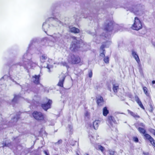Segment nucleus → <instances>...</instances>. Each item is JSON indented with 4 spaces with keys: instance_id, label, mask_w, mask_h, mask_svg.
I'll return each mask as SVG.
<instances>
[{
    "instance_id": "f257e3e1",
    "label": "nucleus",
    "mask_w": 155,
    "mask_h": 155,
    "mask_svg": "<svg viewBox=\"0 0 155 155\" xmlns=\"http://www.w3.org/2000/svg\"><path fill=\"white\" fill-rule=\"evenodd\" d=\"M89 6L87 3L81 4V6L82 9L81 12L77 14L76 16L87 18L91 17V18L97 17L98 14L103 13L106 9L108 8H116V2L113 0H105L104 2L101 1L97 3L96 6L94 9H89L86 7Z\"/></svg>"
},
{
    "instance_id": "f03ea898",
    "label": "nucleus",
    "mask_w": 155,
    "mask_h": 155,
    "mask_svg": "<svg viewBox=\"0 0 155 155\" xmlns=\"http://www.w3.org/2000/svg\"><path fill=\"white\" fill-rule=\"evenodd\" d=\"M33 50L27 48L26 52L24 54L22 57V60L20 62L15 63V60L16 57V56L11 57L10 61H8L6 65L10 66V68H17L18 66H23L24 68L28 70L32 66L33 63L31 61L32 55Z\"/></svg>"
},
{
    "instance_id": "7ed1b4c3",
    "label": "nucleus",
    "mask_w": 155,
    "mask_h": 155,
    "mask_svg": "<svg viewBox=\"0 0 155 155\" xmlns=\"http://www.w3.org/2000/svg\"><path fill=\"white\" fill-rule=\"evenodd\" d=\"M116 27H118V26L117 25H115L114 21H107L104 23V30L106 32L105 33H103L102 34V36L104 37V39H110L113 30H114V32L118 31L119 29L118 28L117 31L116 30Z\"/></svg>"
},
{
    "instance_id": "20e7f679",
    "label": "nucleus",
    "mask_w": 155,
    "mask_h": 155,
    "mask_svg": "<svg viewBox=\"0 0 155 155\" xmlns=\"http://www.w3.org/2000/svg\"><path fill=\"white\" fill-rule=\"evenodd\" d=\"M21 113L20 111L17 112L16 115L9 121L6 119L1 117L2 120L0 123V130L6 128L8 126H12L15 124L20 119Z\"/></svg>"
},
{
    "instance_id": "39448f33",
    "label": "nucleus",
    "mask_w": 155,
    "mask_h": 155,
    "mask_svg": "<svg viewBox=\"0 0 155 155\" xmlns=\"http://www.w3.org/2000/svg\"><path fill=\"white\" fill-rule=\"evenodd\" d=\"M133 7H128L127 8V10H129L137 15H141L144 12V6L141 4H137Z\"/></svg>"
},
{
    "instance_id": "423d86ee",
    "label": "nucleus",
    "mask_w": 155,
    "mask_h": 155,
    "mask_svg": "<svg viewBox=\"0 0 155 155\" xmlns=\"http://www.w3.org/2000/svg\"><path fill=\"white\" fill-rule=\"evenodd\" d=\"M74 39L72 41L70 48V50L72 52L78 51L81 46L84 45L83 42L81 39L74 37Z\"/></svg>"
},
{
    "instance_id": "0eeeda50",
    "label": "nucleus",
    "mask_w": 155,
    "mask_h": 155,
    "mask_svg": "<svg viewBox=\"0 0 155 155\" xmlns=\"http://www.w3.org/2000/svg\"><path fill=\"white\" fill-rule=\"evenodd\" d=\"M51 10L52 12V15L55 17H51L48 18L47 19L45 22L43 23V28L44 26H45V24H47L48 21L51 22L54 20L59 22L60 24H63V23L56 18V17H60V15L59 12H56V9L55 7L54 6H52L51 8Z\"/></svg>"
},
{
    "instance_id": "6e6552de",
    "label": "nucleus",
    "mask_w": 155,
    "mask_h": 155,
    "mask_svg": "<svg viewBox=\"0 0 155 155\" xmlns=\"http://www.w3.org/2000/svg\"><path fill=\"white\" fill-rule=\"evenodd\" d=\"M32 115L34 118L38 121H44V123L46 122L45 120L44 114L40 112L35 111L32 113Z\"/></svg>"
},
{
    "instance_id": "1a4fd4ad",
    "label": "nucleus",
    "mask_w": 155,
    "mask_h": 155,
    "mask_svg": "<svg viewBox=\"0 0 155 155\" xmlns=\"http://www.w3.org/2000/svg\"><path fill=\"white\" fill-rule=\"evenodd\" d=\"M143 27L141 21L137 17H135L134 22L132 26V28L136 30H139Z\"/></svg>"
},
{
    "instance_id": "9d476101",
    "label": "nucleus",
    "mask_w": 155,
    "mask_h": 155,
    "mask_svg": "<svg viewBox=\"0 0 155 155\" xmlns=\"http://www.w3.org/2000/svg\"><path fill=\"white\" fill-rule=\"evenodd\" d=\"M80 58L78 56L72 54L70 56L69 61L72 64H76L79 63L81 61Z\"/></svg>"
},
{
    "instance_id": "9b49d317",
    "label": "nucleus",
    "mask_w": 155,
    "mask_h": 155,
    "mask_svg": "<svg viewBox=\"0 0 155 155\" xmlns=\"http://www.w3.org/2000/svg\"><path fill=\"white\" fill-rule=\"evenodd\" d=\"M52 103V100L49 99L47 102L41 104V106L45 111H47L48 109L51 108Z\"/></svg>"
},
{
    "instance_id": "f8f14e48",
    "label": "nucleus",
    "mask_w": 155,
    "mask_h": 155,
    "mask_svg": "<svg viewBox=\"0 0 155 155\" xmlns=\"http://www.w3.org/2000/svg\"><path fill=\"white\" fill-rule=\"evenodd\" d=\"M51 36L54 39V40H53V41L59 42L62 39V35L58 33L57 34H54Z\"/></svg>"
},
{
    "instance_id": "ddd939ff",
    "label": "nucleus",
    "mask_w": 155,
    "mask_h": 155,
    "mask_svg": "<svg viewBox=\"0 0 155 155\" xmlns=\"http://www.w3.org/2000/svg\"><path fill=\"white\" fill-rule=\"evenodd\" d=\"M40 75H35L32 76V81L36 85H38L40 84Z\"/></svg>"
},
{
    "instance_id": "4468645a",
    "label": "nucleus",
    "mask_w": 155,
    "mask_h": 155,
    "mask_svg": "<svg viewBox=\"0 0 155 155\" xmlns=\"http://www.w3.org/2000/svg\"><path fill=\"white\" fill-rule=\"evenodd\" d=\"M1 144L2 145L1 147L3 148L8 147L12 149L13 147L12 143L11 142H8L6 140L3 141L1 143Z\"/></svg>"
},
{
    "instance_id": "2eb2a0df",
    "label": "nucleus",
    "mask_w": 155,
    "mask_h": 155,
    "mask_svg": "<svg viewBox=\"0 0 155 155\" xmlns=\"http://www.w3.org/2000/svg\"><path fill=\"white\" fill-rule=\"evenodd\" d=\"M38 39L37 38H33L30 42V43L28 45L27 48L29 49H31L33 50V44L37 43L38 41Z\"/></svg>"
},
{
    "instance_id": "dca6fc26",
    "label": "nucleus",
    "mask_w": 155,
    "mask_h": 155,
    "mask_svg": "<svg viewBox=\"0 0 155 155\" xmlns=\"http://www.w3.org/2000/svg\"><path fill=\"white\" fill-rule=\"evenodd\" d=\"M108 122L110 124L109 126H111L112 127L114 124H117V122L115 120L114 118L111 116H108Z\"/></svg>"
},
{
    "instance_id": "f3484780",
    "label": "nucleus",
    "mask_w": 155,
    "mask_h": 155,
    "mask_svg": "<svg viewBox=\"0 0 155 155\" xmlns=\"http://www.w3.org/2000/svg\"><path fill=\"white\" fill-rule=\"evenodd\" d=\"M138 131L141 134H143L144 137H145V139H147V135H150L149 134L146 133V130L144 128L139 127L138 128Z\"/></svg>"
},
{
    "instance_id": "a211bd4d",
    "label": "nucleus",
    "mask_w": 155,
    "mask_h": 155,
    "mask_svg": "<svg viewBox=\"0 0 155 155\" xmlns=\"http://www.w3.org/2000/svg\"><path fill=\"white\" fill-rule=\"evenodd\" d=\"M20 97V95H16V94L14 95V97L13 98L12 100L11 103L12 104L14 105L15 104L17 103Z\"/></svg>"
},
{
    "instance_id": "6ab92c4d",
    "label": "nucleus",
    "mask_w": 155,
    "mask_h": 155,
    "mask_svg": "<svg viewBox=\"0 0 155 155\" xmlns=\"http://www.w3.org/2000/svg\"><path fill=\"white\" fill-rule=\"evenodd\" d=\"M100 121L99 120H95L93 122L92 124H90V127L91 128L93 127L95 130H97L98 127V124L99 123Z\"/></svg>"
},
{
    "instance_id": "aec40b11",
    "label": "nucleus",
    "mask_w": 155,
    "mask_h": 155,
    "mask_svg": "<svg viewBox=\"0 0 155 155\" xmlns=\"http://www.w3.org/2000/svg\"><path fill=\"white\" fill-rule=\"evenodd\" d=\"M107 39L105 40L106 41L105 42H104L103 43L104 44L102 45L100 47V49L102 51H105V50L104 49V48L106 47V44L107 43L109 45H110L111 43V41L109 40L107 41Z\"/></svg>"
},
{
    "instance_id": "412c9836",
    "label": "nucleus",
    "mask_w": 155,
    "mask_h": 155,
    "mask_svg": "<svg viewBox=\"0 0 155 155\" xmlns=\"http://www.w3.org/2000/svg\"><path fill=\"white\" fill-rule=\"evenodd\" d=\"M135 99L136 100V101L137 103L139 105L140 107L142 109L144 110L145 108L143 106L142 102H141L140 100V99L137 96H135Z\"/></svg>"
},
{
    "instance_id": "4be33fe9",
    "label": "nucleus",
    "mask_w": 155,
    "mask_h": 155,
    "mask_svg": "<svg viewBox=\"0 0 155 155\" xmlns=\"http://www.w3.org/2000/svg\"><path fill=\"white\" fill-rule=\"evenodd\" d=\"M147 139L146 140H148L151 143V144L154 147H155V140L150 135H147Z\"/></svg>"
},
{
    "instance_id": "5701e85b",
    "label": "nucleus",
    "mask_w": 155,
    "mask_h": 155,
    "mask_svg": "<svg viewBox=\"0 0 155 155\" xmlns=\"http://www.w3.org/2000/svg\"><path fill=\"white\" fill-rule=\"evenodd\" d=\"M70 31L72 33H78L80 32V30L75 27H72L70 28Z\"/></svg>"
},
{
    "instance_id": "b1692460",
    "label": "nucleus",
    "mask_w": 155,
    "mask_h": 155,
    "mask_svg": "<svg viewBox=\"0 0 155 155\" xmlns=\"http://www.w3.org/2000/svg\"><path fill=\"white\" fill-rule=\"evenodd\" d=\"M46 24H45V26H44V28L43 27V26H42V29L45 33H46L47 31H49L51 29L50 25L49 24L47 25Z\"/></svg>"
},
{
    "instance_id": "393cba45",
    "label": "nucleus",
    "mask_w": 155,
    "mask_h": 155,
    "mask_svg": "<svg viewBox=\"0 0 155 155\" xmlns=\"http://www.w3.org/2000/svg\"><path fill=\"white\" fill-rule=\"evenodd\" d=\"M148 104L150 108V110H149V111L150 112H152L153 110L154 105L153 104L152 101L150 99V100L148 102Z\"/></svg>"
},
{
    "instance_id": "a878e982",
    "label": "nucleus",
    "mask_w": 155,
    "mask_h": 155,
    "mask_svg": "<svg viewBox=\"0 0 155 155\" xmlns=\"http://www.w3.org/2000/svg\"><path fill=\"white\" fill-rule=\"evenodd\" d=\"M109 113V110L107 109V107H104L103 110V114L104 116H106L107 114Z\"/></svg>"
},
{
    "instance_id": "bb28decb",
    "label": "nucleus",
    "mask_w": 155,
    "mask_h": 155,
    "mask_svg": "<svg viewBox=\"0 0 155 155\" xmlns=\"http://www.w3.org/2000/svg\"><path fill=\"white\" fill-rule=\"evenodd\" d=\"M127 111L129 114H130L132 116H133L134 118H139L140 117L137 115V114H135L133 112L129 110H128Z\"/></svg>"
},
{
    "instance_id": "cd10ccee",
    "label": "nucleus",
    "mask_w": 155,
    "mask_h": 155,
    "mask_svg": "<svg viewBox=\"0 0 155 155\" xmlns=\"http://www.w3.org/2000/svg\"><path fill=\"white\" fill-rule=\"evenodd\" d=\"M104 102V99L103 97L100 96L99 98H97V103L98 105H101V103Z\"/></svg>"
},
{
    "instance_id": "c85d7f7f",
    "label": "nucleus",
    "mask_w": 155,
    "mask_h": 155,
    "mask_svg": "<svg viewBox=\"0 0 155 155\" xmlns=\"http://www.w3.org/2000/svg\"><path fill=\"white\" fill-rule=\"evenodd\" d=\"M141 29V30L139 31L140 33L142 35H144L147 33V31L146 28L145 27H142Z\"/></svg>"
},
{
    "instance_id": "c756f323",
    "label": "nucleus",
    "mask_w": 155,
    "mask_h": 155,
    "mask_svg": "<svg viewBox=\"0 0 155 155\" xmlns=\"http://www.w3.org/2000/svg\"><path fill=\"white\" fill-rule=\"evenodd\" d=\"M65 79V78L63 77L62 80H60L58 85L60 87H63V83Z\"/></svg>"
},
{
    "instance_id": "7c9ffc66",
    "label": "nucleus",
    "mask_w": 155,
    "mask_h": 155,
    "mask_svg": "<svg viewBox=\"0 0 155 155\" xmlns=\"http://www.w3.org/2000/svg\"><path fill=\"white\" fill-rule=\"evenodd\" d=\"M10 67V66H9ZM12 68H10V70L9 71V72L10 71V70ZM9 76H8V77L9 78V79L11 80L13 82H14L15 83V84L17 85H19L20 86H21L16 81H15L12 78V77L11 76V75L10 74H9Z\"/></svg>"
},
{
    "instance_id": "2f4dec72",
    "label": "nucleus",
    "mask_w": 155,
    "mask_h": 155,
    "mask_svg": "<svg viewBox=\"0 0 155 155\" xmlns=\"http://www.w3.org/2000/svg\"><path fill=\"white\" fill-rule=\"evenodd\" d=\"M143 89L144 92L146 94V95L147 96L149 97L150 94L148 92V89L146 87H143Z\"/></svg>"
},
{
    "instance_id": "473e14b6",
    "label": "nucleus",
    "mask_w": 155,
    "mask_h": 155,
    "mask_svg": "<svg viewBox=\"0 0 155 155\" xmlns=\"http://www.w3.org/2000/svg\"><path fill=\"white\" fill-rule=\"evenodd\" d=\"M47 58V56L45 54H43L40 58V61L41 62H44Z\"/></svg>"
},
{
    "instance_id": "72a5a7b5",
    "label": "nucleus",
    "mask_w": 155,
    "mask_h": 155,
    "mask_svg": "<svg viewBox=\"0 0 155 155\" xmlns=\"http://www.w3.org/2000/svg\"><path fill=\"white\" fill-rule=\"evenodd\" d=\"M119 89V86H116L115 84H113V90L115 93H117V89Z\"/></svg>"
},
{
    "instance_id": "f704fd0d",
    "label": "nucleus",
    "mask_w": 155,
    "mask_h": 155,
    "mask_svg": "<svg viewBox=\"0 0 155 155\" xmlns=\"http://www.w3.org/2000/svg\"><path fill=\"white\" fill-rule=\"evenodd\" d=\"M68 127L70 132V134H72L73 131L72 125V124H68Z\"/></svg>"
},
{
    "instance_id": "c9c22d12",
    "label": "nucleus",
    "mask_w": 155,
    "mask_h": 155,
    "mask_svg": "<svg viewBox=\"0 0 155 155\" xmlns=\"http://www.w3.org/2000/svg\"><path fill=\"white\" fill-rule=\"evenodd\" d=\"M103 60L106 63H109V57L108 56L105 57L104 58Z\"/></svg>"
},
{
    "instance_id": "e433bc0d",
    "label": "nucleus",
    "mask_w": 155,
    "mask_h": 155,
    "mask_svg": "<svg viewBox=\"0 0 155 155\" xmlns=\"http://www.w3.org/2000/svg\"><path fill=\"white\" fill-rule=\"evenodd\" d=\"M98 148L99 150H101L102 152H104L105 149L104 147L101 145H98Z\"/></svg>"
},
{
    "instance_id": "4c0bfd02",
    "label": "nucleus",
    "mask_w": 155,
    "mask_h": 155,
    "mask_svg": "<svg viewBox=\"0 0 155 155\" xmlns=\"http://www.w3.org/2000/svg\"><path fill=\"white\" fill-rule=\"evenodd\" d=\"M108 152L110 155H114L115 153H117L116 151H113L112 150H109Z\"/></svg>"
},
{
    "instance_id": "58836bf2",
    "label": "nucleus",
    "mask_w": 155,
    "mask_h": 155,
    "mask_svg": "<svg viewBox=\"0 0 155 155\" xmlns=\"http://www.w3.org/2000/svg\"><path fill=\"white\" fill-rule=\"evenodd\" d=\"M132 54L133 56L136 55L137 57V58L138 61H140V59L139 58L138 55L137 54V53L134 51H132Z\"/></svg>"
},
{
    "instance_id": "ea45409f",
    "label": "nucleus",
    "mask_w": 155,
    "mask_h": 155,
    "mask_svg": "<svg viewBox=\"0 0 155 155\" xmlns=\"http://www.w3.org/2000/svg\"><path fill=\"white\" fill-rule=\"evenodd\" d=\"M86 32L89 34L93 36H96V33H92L89 30H87L86 31Z\"/></svg>"
},
{
    "instance_id": "a19ab883",
    "label": "nucleus",
    "mask_w": 155,
    "mask_h": 155,
    "mask_svg": "<svg viewBox=\"0 0 155 155\" xmlns=\"http://www.w3.org/2000/svg\"><path fill=\"white\" fill-rule=\"evenodd\" d=\"M88 77L90 78H91L92 76V75H93V73H92V70L91 69L89 70L88 71Z\"/></svg>"
},
{
    "instance_id": "79ce46f5",
    "label": "nucleus",
    "mask_w": 155,
    "mask_h": 155,
    "mask_svg": "<svg viewBox=\"0 0 155 155\" xmlns=\"http://www.w3.org/2000/svg\"><path fill=\"white\" fill-rule=\"evenodd\" d=\"M148 131L153 134H155V130L152 128H149Z\"/></svg>"
},
{
    "instance_id": "37998d69",
    "label": "nucleus",
    "mask_w": 155,
    "mask_h": 155,
    "mask_svg": "<svg viewBox=\"0 0 155 155\" xmlns=\"http://www.w3.org/2000/svg\"><path fill=\"white\" fill-rule=\"evenodd\" d=\"M61 64H62V65L64 66H66L67 69L69 68V66L68 65L67 63L64 62L61 63Z\"/></svg>"
},
{
    "instance_id": "c03bdc74",
    "label": "nucleus",
    "mask_w": 155,
    "mask_h": 155,
    "mask_svg": "<svg viewBox=\"0 0 155 155\" xmlns=\"http://www.w3.org/2000/svg\"><path fill=\"white\" fill-rule=\"evenodd\" d=\"M133 140L136 143H137L139 142V139L138 137H133Z\"/></svg>"
},
{
    "instance_id": "a18cd8bd",
    "label": "nucleus",
    "mask_w": 155,
    "mask_h": 155,
    "mask_svg": "<svg viewBox=\"0 0 155 155\" xmlns=\"http://www.w3.org/2000/svg\"><path fill=\"white\" fill-rule=\"evenodd\" d=\"M49 122V125L53 126L54 125V120H51L48 121Z\"/></svg>"
},
{
    "instance_id": "49530a36",
    "label": "nucleus",
    "mask_w": 155,
    "mask_h": 155,
    "mask_svg": "<svg viewBox=\"0 0 155 155\" xmlns=\"http://www.w3.org/2000/svg\"><path fill=\"white\" fill-rule=\"evenodd\" d=\"M105 51H102V52H101L100 54V56L104 58L105 57Z\"/></svg>"
},
{
    "instance_id": "de8ad7c7",
    "label": "nucleus",
    "mask_w": 155,
    "mask_h": 155,
    "mask_svg": "<svg viewBox=\"0 0 155 155\" xmlns=\"http://www.w3.org/2000/svg\"><path fill=\"white\" fill-rule=\"evenodd\" d=\"M76 142V141L72 140V142H69V143L72 146H74L75 145V143Z\"/></svg>"
},
{
    "instance_id": "09e8293b",
    "label": "nucleus",
    "mask_w": 155,
    "mask_h": 155,
    "mask_svg": "<svg viewBox=\"0 0 155 155\" xmlns=\"http://www.w3.org/2000/svg\"><path fill=\"white\" fill-rule=\"evenodd\" d=\"M8 77L7 75H5L3 77H2L0 79V83H2V81L4 80V78H6Z\"/></svg>"
},
{
    "instance_id": "8fccbe9b",
    "label": "nucleus",
    "mask_w": 155,
    "mask_h": 155,
    "mask_svg": "<svg viewBox=\"0 0 155 155\" xmlns=\"http://www.w3.org/2000/svg\"><path fill=\"white\" fill-rule=\"evenodd\" d=\"M36 48L37 49V50L38 51V54H39V53H41V47H39L38 48L36 47Z\"/></svg>"
},
{
    "instance_id": "3c124183",
    "label": "nucleus",
    "mask_w": 155,
    "mask_h": 155,
    "mask_svg": "<svg viewBox=\"0 0 155 155\" xmlns=\"http://www.w3.org/2000/svg\"><path fill=\"white\" fill-rule=\"evenodd\" d=\"M134 125L135 126V127L138 129V128L139 127V126H140L139 125V123H135L134 124Z\"/></svg>"
},
{
    "instance_id": "603ef678",
    "label": "nucleus",
    "mask_w": 155,
    "mask_h": 155,
    "mask_svg": "<svg viewBox=\"0 0 155 155\" xmlns=\"http://www.w3.org/2000/svg\"><path fill=\"white\" fill-rule=\"evenodd\" d=\"M140 126L142 127H145V125L142 123H139Z\"/></svg>"
},
{
    "instance_id": "864d4df0",
    "label": "nucleus",
    "mask_w": 155,
    "mask_h": 155,
    "mask_svg": "<svg viewBox=\"0 0 155 155\" xmlns=\"http://www.w3.org/2000/svg\"><path fill=\"white\" fill-rule=\"evenodd\" d=\"M139 71L140 72L141 76L143 77L144 75L143 70H139Z\"/></svg>"
},
{
    "instance_id": "5fc2aeb1",
    "label": "nucleus",
    "mask_w": 155,
    "mask_h": 155,
    "mask_svg": "<svg viewBox=\"0 0 155 155\" xmlns=\"http://www.w3.org/2000/svg\"><path fill=\"white\" fill-rule=\"evenodd\" d=\"M44 152L46 155H50L49 153L48 150H44Z\"/></svg>"
},
{
    "instance_id": "6e6d98bb",
    "label": "nucleus",
    "mask_w": 155,
    "mask_h": 155,
    "mask_svg": "<svg viewBox=\"0 0 155 155\" xmlns=\"http://www.w3.org/2000/svg\"><path fill=\"white\" fill-rule=\"evenodd\" d=\"M62 140L60 139L56 143V144H60L62 143Z\"/></svg>"
},
{
    "instance_id": "4d7b16f0",
    "label": "nucleus",
    "mask_w": 155,
    "mask_h": 155,
    "mask_svg": "<svg viewBox=\"0 0 155 155\" xmlns=\"http://www.w3.org/2000/svg\"><path fill=\"white\" fill-rule=\"evenodd\" d=\"M134 58H135V60H136V61H137V63L138 64H139V63L140 62V61H138L137 59V57L136 56V55H134L133 56Z\"/></svg>"
},
{
    "instance_id": "13d9d810",
    "label": "nucleus",
    "mask_w": 155,
    "mask_h": 155,
    "mask_svg": "<svg viewBox=\"0 0 155 155\" xmlns=\"http://www.w3.org/2000/svg\"><path fill=\"white\" fill-rule=\"evenodd\" d=\"M139 64V71L140 70H143L142 69V68L141 66V64H140V62L139 63V64Z\"/></svg>"
},
{
    "instance_id": "bf43d9fd",
    "label": "nucleus",
    "mask_w": 155,
    "mask_h": 155,
    "mask_svg": "<svg viewBox=\"0 0 155 155\" xmlns=\"http://www.w3.org/2000/svg\"><path fill=\"white\" fill-rule=\"evenodd\" d=\"M26 151H27V153H29L30 152V148L27 149Z\"/></svg>"
},
{
    "instance_id": "052dcab7",
    "label": "nucleus",
    "mask_w": 155,
    "mask_h": 155,
    "mask_svg": "<svg viewBox=\"0 0 155 155\" xmlns=\"http://www.w3.org/2000/svg\"><path fill=\"white\" fill-rule=\"evenodd\" d=\"M143 155H150V154L149 153H143Z\"/></svg>"
},
{
    "instance_id": "680f3d73",
    "label": "nucleus",
    "mask_w": 155,
    "mask_h": 155,
    "mask_svg": "<svg viewBox=\"0 0 155 155\" xmlns=\"http://www.w3.org/2000/svg\"><path fill=\"white\" fill-rule=\"evenodd\" d=\"M130 149L132 150H134V147L133 146L131 145L130 147Z\"/></svg>"
},
{
    "instance_id": "e2e57ef3",
    "label": "nucleus",
    "mask_w": 155,
    "mask_h": 155,
    "mask_svg": "<svg viewBox=\"0 0 155 155\" xmlns=\"http://www.w3.org/2000/svg\"><path fill=\"white\" fill-rule=\"evenodd\" d=\"M46 68H47L48 69H49L50 68L49 67V65L48 64H47V65Z\"/></svg>"
},
{
    "instance_id": "0e129e2a",
    "label": "nucleus",
    "mask_w": 155,
    "mask_h": 155,
    "mask_svg": "<svg viewBox=\"0 0 155 155\" xmlns=\"http://www.w3.org/2000/svg\"><path fill=\"white\" fill-rule=\"evenodd\" d=\"M89 138H90V139L91 141V137L93 138V137L92 135H91V136H89ZM91 143H92V142L91 141Z\"/></svg>"
},
{
    "instance_id": "69168bd1",
    "label": "nucleus",
    "mask_w": 155,
    "mask_h": 155,
    "mask_svg": "<svg viewBox=\"0 0 155 155\" xmlns=\"http://www.w3.org/2000/svg\"><path fill=\"white\" fill-rule=\"evenodd\" d=\"M34 155H41V154L40 153L38 152L35 153Z\"/></svg>"
},
{
    "instance_id": "338daca9",
    "label": "nucleus",
    "mask_w": 155,
    "mask_h": 155,
    "mask_svg": "<svg viewBox=\"0 0 155 155\" xmlns=\"http://www.w3.org/2000/svg\"><path fill=\"white\" fill-rule=\"evenodd\" d=\"M152 84H155V80H153L152 82Z\"/></svg>"
},
{
    "instance_id": "774afa93",
    "label": "nucleus",
    "mask_w": 155,
    "mask_h": 155,
    "mask_svg": "<svg viewBox=\"0 0 155 155\" xmlns=\"http://www.w3.org/2000/svg\"><path fill=\"white\" fill-rule=\"evenodd\" d=\"M31 90L32 91H34L35 90V89L33 88H32V87H31Z\"/></svg>"
}]
</instances>
